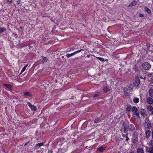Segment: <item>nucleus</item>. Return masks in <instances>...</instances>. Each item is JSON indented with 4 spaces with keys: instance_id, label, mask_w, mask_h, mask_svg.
Instances as JSON below:
<instances>
[{
    "instance_id": "obj_1",
    "label": "nucleus",
    "mask_w": 153,
    "mask_h": 153,
    "mask_svg": "<svg viewBox=\"0 0 153 153\" xmlns=\"http://www.w3.org/2000/svg\"><path fill=\"white\" fill-rule=\"evenodd\" d=\"M138 134L136 132H134L133 134L132 138V141L133 143H137L138 140Z\"/></svg>"
},
{
    "instance_id": "obj_2",
    "label": "nucleus",
    "mask_w": 153,
    "mask_h": 153,
    "mask_svg": "<svg viewBox=\"0 0 153 153\" xmlns=\"http://www.w3.org/2000/svg\"><path fill=\"white\" fill-rule=\"evenodd\" d=\"M144 126L146 128L148 129H151L152 128V126L149 120H147L145 121V123L144 124Z\"/></svg>"
},
{
    "instance_id": "obj_3",
    "label": "nucleus",
    "mask_w": 153,
    "mask_h": 153,
    "mask_svg": "<svg viewBox=\"0 0 153 153\" xmlns=\"http://www.w3.org/2000/svg\"><path fill=\"white\" fill-rule=\"evenodd\" d=\"M143 68L145 70H148L151 68V65L148 62H145L142 65Z\"/></svg>"
},
{
    "instance_id": "obj_4",
    "label": "nucleus",
    "mask_w": 153,
    "mask_h": 153,
    "mask_svg": "<svg viewBox=\"0 0 153 153\" xmlns=\"http://www.w3.org/2000/svg\"><path fill=\"white\" fill-rule=\"evenodd\" d=\"M140 83V80L138 77H136L133 80V83L135 86H138L139 84Z\"/></svg>"
},
{
    "instance_id": "obj_5",
    "label": "nucleus",
    "mask_w": 153,
    "mask_h": 153,
    "mask_svg": "<svg viewBox=\"0 0 153 153\" xmlns=\"http://www.w3.org/2000/svg\"><path fill=\"white\" fill-rule=\"evenodd\" d=\"M151 97H148L146 98V102L147 104L152 105L153 103V99Z\"/></svg>"
},
{
    "instance_id": "obj_6",
    "label": "nucleus",
    "mask_w": 153,
    "mask_h": 153,
    "mask_svg": "<svg viewBox=\"0 0 153 153\" xmlns=\"http://www.w3.org/2000/svg\"><path fill=\"white\" fill-rule=\"evenodd\" d=\"M141 115L143 117H146L147 115V113L146 110L143 109H141L140 111Z\"/></svg>"
},
{
    "instance_id": "obj_7",
    "label": "nucleus",
    "mask_w": 153,
    "mask_h": 153,
    "mask_svg": "<svg viewBox=\"0 0 153 153\" xmlns=\"http://www.w3.org/2000/svg\"><path fill=\"white\" fill-rule=\"evenodd\" d=\"M45 143H40L36 144L35 146V149H39L40 147L44 145Z\"/></svg>"
},
{
    "instance_id": "obj_8",
    "label": "nucleus",
    "mask_w": 153,
    "mask_h": 153,
    "mask_svg": "<svg viewBox=\"0 0 153 153\" xmlns=\"http://www.w3.org/2000/svg\"><path fill=\"white\" fill-rule=\"evenodd\" d=\"M27 105L29 106L31 110L34 111L36 110L37 108L36 107L33 105H32L30 102H27Z\"/></svg>"
},
{
    "instance_id": "obj_9",
    "label": "nucleus",
    "mask_w": 153,
    "mask_h": 153,
    "mask_svg": "<svg viewBox=\"0 0 153 153\" xmlns=\"http://www.w3.org/2000/svg\"><path fill=\"white\" fill-rule=\"evenodd\" d=\"M132 115L135 120H137L140 118V117L139 112L137 113L133 114Z\"/></svg>"
},
{
    "instance_id": "obj_10",
    "label": "nucleus",
    "mask_w": 153,
    "mask_h": 153,
    "mask_svg": "<svg viewBox=\"0 0 153 153\" xmlns=\"http://www.w3.org/2000/svg\"><path fill=\"white\" fill-rule=\"evenodd\" d=\"M49 82L48 81H45L43 83V85L45 88H47L49 87Z\"/></svg>"
},
{
    "instance_id": "obj_11",
    "label": "nucleus",
    "mask_w": 153,
    "mask_h": 153,
    "mask_svg": "<svg viewBox=\"0 0 153 153\" xmlns=\"http://www.w3.org/2000/svg\"><path fill=\"white\" fill-rule=\"evenodd\" d=\"M151 131L150 130H148L146 131L145 132L146 136L147 138L149 137L150 136Z\"/></svg>"
},
{
    "instance_id": "obj_12",
    "label": "nucleus",
    "mask_w": 153,
    "mask_h": 153,
    "mask_svg": "<svg viewBox=\"0 0 153 153\" xmlns=\"http://www.w3.org/2000/svg\"><path fill=\"white\" fill-rule=\"evenodd\" d=\"M137 153H145L143 148H138L137 149Z\"/></svg>"
},
{
    "instance_id": "obj_13",
    "label": "nucleus",
    "mask_w": 153,
    "mask_h": 153,
    "mask_svg": "<svg viewBox=\"0 0 153 153\" xmlns=\"http://www.w3.org/2000/svg\"><path fill=\"white\" fill-rule=\"evenodd\" d=\"M132 111L133 112V114L137 113L138 112V111L137 108L135 106H133L132 108Z\"/></svg>"
},
{
    "instance_id": "obj_14",
    "label": "nucleus",
    "mask_w": 153,
    "mask_h": 153,
    "mask_svg": "<svg viewBox=\"0 0 153 153\" xmlns=\"http://www.w3.org/2000/svg\"><path fill=\"white\" fill-rule=\"evenodd\" d=\"M149 95L150 97H153V89L150 88L149 91Z\"/></svg>"
},
{
    "instance_id": "obj_15",
    "label": "nucleus",
    "mask_w": 153,
    "mask_h": 153,
    "mask_svg": "<svg viewBox=\"0 0 153 153\" xmlns=\"http://www.w3.org/2000/svg\"><path fill=\"white\" fill-rule=\"evenodd\" d=\"M131 109V106L130 105L127 106L126 108V111L127 114H129L130 112Z\"/></svg>"
},
{
    "instance_id": "obj_16",
    "label": "nucleus",
    "mask_w": 153,
    "mask_h": 153,
    "mask_svg": "<svg viewBox=\"0 0 153 153\" xmlns=\"http://www.w3.org/2000/svg\"><path fill=\"white\" fill-rule=\"evenodd\" d=\"M146 108L149 111H152L153 110V107L150 105H147Z\"/></svg>"
},
{
    "instance_id": "obj_17",
    "label": "nucleus",
    "mask_w": 153,
    "mask_h": 153,
    "mask_svg": "<svg viewBox=\"0 0 153 153\" xmlns=\"http://www.w3.org/2000/svg\"><path fill=\"white\" fill-rule=\"evenodd\" d=\"M137 1H134L129 5V7H132L136 5L137 4Z\"/></svg>"
},
{
    "instance_id": "obj_18",
    "label": "nucleus",
    "mask_w": 153,
    "mask_h": 153,
    "mask_svg": "<svg viewBox=\"0 0 153 153\" xmlns=\"http://www.w3.org/2000/svg\"><path fill=\"white\" fill-rule=\"evenodd\" d=\"M139 99L137 97H135L134 98L133 100V102L135 103H138L139 102Z\"/></svg>"
},
{
    "instance_id": "obj_19",
    "label": "nucleus",
    "mask_w": 153,
    "mask_h": 153,
    "mask_svg": "<svg viewBox=\"0 0 153 153\" xmlns=\"http://www.w3.org/2000/svg\"><path fill=\"white\" fill-rule=\"evenodd\" d=\"M129 127L130 131H133L135 129L134 126L133 124H130L129 126Z\"/></svg>"
},
{
    "instance_id": "obj_20",
    "label": "nucleus",
    "mask_w": 153,
    "mask_h": 153,
    "mask_svg": "<svg viewBox=\"0 0 153 153\" xmlns=\"http://www.w3.org/2000/svg\"><path fill=\"white\" fill-rule=\"evenodd\" d=\"M105 147H103V146H101L98 148V150L100 152H102L105 149Z\"/></svg>"
},
{
    "instance_id": "obj_21",
    "label": "nucleus",
    "mask_w": 153,
    "mask_h": 153,
    "mask_svg": "<svg viewBox=\"0 0 153 153\" xmlns=\"http://www.w3.org/2000/svg\"><path fill=\"white\" fill-rule=\"evenodd\" d=\"M145 10L149 15H151V12L149 8L147 7H145Z\"/></svg>"
},
{
    "instance_id": "obj_22",
    "label": "nucleus",
    "mask_w": 153,
    "mask_h": 153,
    "mask_svg": "<svg viewBox=\"0 0 153 153\" xmlns=\"http://www.w3.org/2000/svg\"><path fill=\"white\" fill-rule=\"evenodd\" d=\"M132 89V88L129 87H126L124 89V91H131Z\"/></svg>"
},
{
    "instance_id": "obj_23",
    "label": "nucleus",
    "mask_w": 153,
    "mask_h": 153,
    "mask_svg": "<svg viewBox=\"0 0 153 153\" xmlns=\"http://www.w3.org/2000/svg\"><path fill=\"white\" fill-rule=\"evenodd\" d=\"M103 90L104 93H106L108 91V87H104L103 88Z\"/></svg>"
},
{
    "instance_id": "obj_24",
    "label": "nucleus",
    "mask_w": 153,
    "mask_h": 153,
    "mask_svg": "<svg viewBox=\"0 0 153 153\" xmlns=\"http://www.w3.org/2000/svg\"><path fill=\"white\" fill-rule=\"evenodd\" d=\"M6 30V29L4 27H0V33H2Z\"/></svg>"
},
{
    "instance_id": "obj_25",
    "label": "nucleus",
    "mask_w": 153,
    "mask_h": 153,
    "mask_svg": "<svg viewBox=\"0 0 153 153\" xmlns=\"http://www.w3.org/2000/svg\"><path fill=\"white\" fill-rule=\"evenodd\" d=\"M27 66L28 65L27 64L24 67L21 71V74H22L25 71Z\"/></svg>"
},
{
    "instance_id": "obj_26",
    "label": "nucleus",
    "mask_w": 153,
    "mask_h": 153,
    "mask_svg": "<svg viewBox=\"0 0 153 153\" xmlns=\"http://www.w3.org/2000/svg\"><path fill=\"white\" fill-rule=\"evenodd\" d=\"M74 55V53H73L71 54H69V53L67 54L66 55V56L67 58H69L70 57H71Z\"/></svg>"
},
{
    "instance_id": "obj_27",
    "label": "nucleus",
    "mask_w": 153,
    "mask_h": 153,
    "mask_svg": "<svg viewBox=\"0 0 153 153\" xmlns=\"http://www.w3.org/2000/svg\"><path fill=\"white\" fill-rule=\"evenodd\" d=\"M4 85L8 88H11V86L10 85V84H3Z\"/></svg>"
},
{
    "instance_id": "obj_28",
    "label": "nucleus",
    "mask_w": 153,
    "mask_h": 153,
    "mask_svg": "<svg viewBox=\"0 0 153 153\" xmlns=\"http://www.w3.org/2000/svg\"><path fill=\"white\" fill-rule=\"evenodd\" d=\"M24 94L25 96H31V94L30 92H26L24 93Z\"/></svg>"
},
{
    "instance_id": "obj_29",
    "label": "nucleus",
    "mask_w": 153,
    "mask_h": 153,
    "mask_svg": "<svg viewBox=\"0 0 153 153\" xmlns=\"http://www.w3.org/2000/svg\"><path fill=\"white\" fill-rule=\"evenodd\" d=\"M96 58L100 61L101 62H104L105 61L104 59L102 57H96Z\"/></svg>"
},
{
    "instance_id": "obj_30",
    "label": "nucleus",
    "mask_w": 153,
    "mask_h": 153,
    "mask_svg": "<svg viewBox=\"0 0 153 153\" xmlns=\"http://www.w3.org/2000/svg\"><path fill=\"white\" fill-rule=\"evenodd\" d=\"M152 140H151L149 142L150 145L152 147H153V137H152Z\"/></svg>"
},
{
    "instance_id": "obj_31",
    "label": "nucleus",
    "mask_w": 153,
    "mask_h": 153,
    "mask_svg": "<svg viewBox=\"0 0 153 153\" xmlns=\"http://www.w3.org/2000/svg\"><path fill=\"white\" fill-rule=\"evenodd\" d=\"M82 51H84V50L83 49H81L80 50L77 51H76L74 52L73 53H74V55H75L76 53H79V52H81Z\"/></svg>"
},
{
    "instance_id": "obj_32",
    "label": "nucleus",
    "mask_w": 153,
    "mask_h": 153,
    "mask_svg": "<svg viewBox=\"0 0 153 153\" xmlns=\"http://www.w3.org/2000/svg\"><path fill=\"white\" fill-rule=\"evenodd\" d=\"M149 152L150 153H153V147H152L149 149Z\"/></svg>"
},
{
    "instance_id": "obj_33",
    "label": "nucleus",
    "mask_w": 153,
    "mask_h": 153,
    "mask_svg": "<svg viewBox=\"0 0 153 153\" xmlns=\"http://www.w3.org/2000/svg\"><path fill=\"white\" fill-rule=\"evenodd\" d=\"M128 125H126L125 122H123L122 124V127L123 128L127 127Z\"/></svg>"
},
{
    "instance_id": "obj_34",
    "label": "nucleus",
    "mask_w": 153,
    "mask_h": 153,
    "mask_svg": "<svg viewBox=\"0 0 153 153\" xmlns=\"http://www.w3.org/2000/svg\"><path fill=\"white\" fill-rule=\"evenodd\" d=\"M123 130L124 131V132H128L127 127L123 128Z\"/></svg>"
},
{
    "instance_id": "obj_35",
    "label": "nucleus",
    "mask_w": 153,
    "mask_h": 153,
    "mask_svg": "<svg viewBox=\"0 0 153 153\" xmlns=\"http://www.w3.org/2000/svg\"><path fill=\"white\" fill-rule=\"evenodd\" d=\"M100 119L99 118H97L95 120L94 122L96 123H98L100 121Z\"/></svg>"
},
{
    "instance_id": "obj_36",
    "label": "nucleus",
    "mask_w": 153,
    "mask_h": 153,
    "mask_svg": "<svg viewBox=\"0 0 153 153\" xmlns=\"http://www.w3.org/2000/svg\"><path fill=\"white\" fill-rule=\"evenodd\" d=\"M128 132H126L125 133V134H122V136L123 137H126L127 136H128Z\"/></svg>"
},
{
    "instance_id": "obj_37",
    "label": "nucleus",
    "mask_w": 153,
    "mask_h": 153,
    "mask_svg": "<svg viewBox=\"0 0 153 153\" xmlns=\"http://www.w3.org/2000/svg\"><path fill=\"white\" fill-rule=\"evenodd\" d=\"M124 94L126 96H128L129 94V92H127V91H124Z\"/></svg>"
},
{
    "instance_id": "obj_38",
    "label": "nucleus",
    "mask_w": 153,
    "mask_h": 153,
    "mask_svg": "<svg viewBox=\"0 0 153 153\" xmlns=\"http://www.w3.org/2000/svg\"><path fill=\"white\" fill-rule=\"evenodd\" d=\"M148 76L150 77H153V73H150L148 74Z\"/></svg>"
},
{
    "instance_id": "obj_39",
    "label": "nucleus",
    "mask_w": 153,
    "mask_h": 153,
    "mask_svg": "<svg viewBox=\"0 0 153 153\" xmlns=\"http://www.w3.org/2000/svg\"><path fill=\"white\" fill-rule=\"evenodd\" d=\"M99 93H97L95 94L93 96V97L94 98L98 97L99 95Z\"/></svg>"
},
{
    "instance_id": "obj_40",
    "label": "nucleus",
    "mask_w": 153,
    "mask_h": 153,
    "mask_svg": "<svg viewBox=\"0 0 153 153\" xmlns=\"http://www.w3.org/2000/svg\"><path fill=\"white\" fill-rule=\"evenodd\" d=\"M21 0H18L16 1L17 4V5H19L21 3Z\"/></svg>"
},
{
    "instance_id": "obj_41",
    "label": "nucleus",
    "mask_w": 153,
    "mask_h": 153,
    "mask_svg": "<svg viewBox=\"0 0 153 153\" xmlns=\"http://www.w3.org/2000/svg\"><path fill=\"white\" fill-rule=\"evenodd\" d=\"M43 60L45 62H47L48 61L47 58L45 57H43Z\"/></svg>"
},
{
    "instance_id": "obj_42",
    "label": "nucleus",
    "mask_w": 153,
    "mask_h": 153,
    "mask_svg": "<svg viewBox=\"0 0 153 153\" xmlns=\"http://www.w3.org/2000/svg\"><path fill=\"white\" fill-rule=\"evenodd\" d=\"M7 1L8 2H9L10 3H11L12 2V0H7Z\"/></svg>"
},
{
    "instance_id": "obj_43",
    "label": "nucleus",
    "mask_w": 153,
    "mask_h": 153,
    "mask_svg": "<svg viewBox=\"0 0 153 153\" xmlns=\"http://www.w3.org/2000/svg\"><path fill=\"white\" fill-rule=\"evenodd\" d=\"M150 81L151 82L153 83V77H152L151 78V79H150Z\"/></svg>"
},
{
    "instance_id": "obj_44",
    "label": "nucleus",
    "mask_w": 153,
    "mask_h": 153,
    "mask_svg": "<svg viewBox=\"0 0 153 153\" xmlns=\"http://www.w3.org/2000/svg\"><path fill=\"white\" fill-rule=\"evenodd\" d=\"M126 137V140L127 141H128L129 140V138H128V136H127Z\"/></svg>"
},
{
    "instance_id": "obj_45",
    "label": "nucleus",
    "mask_w": 153,
    "mask_h": 153,
    "mask_svg": "<svg viewBox=\"0 0 153 153\" xmlns=\"http://www.w3.org/2000/svg\"><path fill=\"white\" fill-rule=\"evenodd\" d=\"M134 153V152L133 151H131L129 152V153Z\"/></svg>"
},
{
    "instance_id": "obj_46",
    "label": "nucleus",
    "mask_w": 153,
    "mask_h": 153,
    "mask_svg": "<svg viewBox=\"0 0 153 153\" xmlns=\"http://www.w3.org/2000/svg\"><path fill=\"white\" fill-rule=\"evenodd\" d=\"M28 143V142H27L25 144V146H27Z\"/></svg>"
},
{
    "instance_id": "obj_47",
    "label": "nucleus",
    "mask_w": 153,
    "mask_h": 153,
    "mask_svg": "<svg viewBox=\"0 0 153 153\" xmlns=\"http://www.w3.org/2000/svg\"><path fill=\"white\" fill-rule=\"evenodd\" d=\"M90 56V55H88L87 56V57L88 58H89Z\"/></svg>"
},
{
    "instance_id": "obj_48",
    "label": "nucleus",
    "mask_w": 153,
    "mask_h": 153,
    "mask_svg": "<svg viewBox=\"0 0 153 153\" xmlns=\"http://www.w3.org/2000/svg\"><path fill=\"white\" fill-rule=\"evenodd\" d=\"M140 17H142L143 16V15L142 14H140Z\"/></svg>"
},
{
    "instance_id": "obj_49",
    "label": "nucleus",
    "mask_w": 153,
    "mask_h": 153,
    "mask_svg": "<svg viewBox=\"0 0 153 153\" xmlns=\"http://www.w3.org/2000/svg\"><path fill=\"white\" fill-rule=\"evenodd\" d=\"M121 131H123V134H125V132H124V131L123 130V128H122L121 129Z\"/></svg>"
},
{
    "instance_id": "obj_50",
    "label": "nucleus",
    "mask_w": 153,
    "mask_h": 153,
    "mask_svg": "<svg viewBox=\"0 0 153 153\" xmlns=\"http://www.w3.org/2000/svg\"><path fill=\"white\" fill-rule=\"evenodd\" d=\"M152 137H153V131L152 132Z\"/></svg>"
},
{
    "instance_id": "obj_51",
    "label": "nucleus",
    "mask_w": 153,
    "mask_h": 153,
    "mask_svg": "<svg viewBox=\"0 0 153 153\" xmlns=\"http://www.w3.org/2000/svg\"><path fill=\"white\" fill-rule=\"evenodd\" d=\"M140 78L141 79H143V77H142V76H140Z\"/></svg>"
},
{
    "instance_id": "obj_52",
    "label": "nucleus",
    "mask_w": 153,
    "mask_h": 153,
    "mask_svg": "<svg viewBox=\"0 0 153 153\" xmlns=\"http://www.w3.org/2000/svg\"><path fill=\"white\" fill-rule=\"evenodd\" d=\"M19 28L20 29H22V26H20V27H19Z\"/></svg>"
},
{
    "instance_id": "obj_53",
    "label": "nucleus",
    "mask_w": 153,
    "mask_h": 153,
    "mask_svg": "<svg viewBox=\"0 0 153 153\" xmlns=\"http://www.w3.org/2000/svg\"><path fill=\"white\" fill-rule=\"evenodd\" d=\"M17 36V34H16L15 35V36H14L15 37H16Z\"/></svg>"
},
{
    "instance_id": "obj_54",
    "label": "nucleus",
    "mask_w": 153,
    "mask_h": 153,
    "mask_svg": "<svg viewBox=\"0 0 153 153\" xmlns=\"http://www.w3.org/2000/svg\"><path fill=\"white\" fill-rule=\"evenodd\" d=\"M151 114H152V115H153V110L151 112Z\"/></svg>"
},
{
    "instance_id": "obj_55",
    "label": "nucleus",
    "mask_w": 153,
    "mask_h": 153,
    "mask_svg": "<svg viewBox=\"0 0 153 153\" xmlns=\"http://www.w3.org/2000/svg\"><path fill=\"white\" fill-rule=\"evenodd\" d=\"M105 61H108V59H106L105 60Z\"/></svg>"
}]
</instances>
